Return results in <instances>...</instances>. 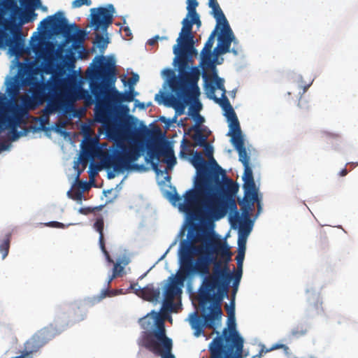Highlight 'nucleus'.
<instances>
[{
    "label": "nucleus",
    "instance_id": "obj_62",
    "mask_svg": "<svg viewBox=\"0 0 358 358\" xmlns=\"http://www.w3.org/2000/svg\"><path fill=\"white\" fill-rule=\"evenodd\" d=\"M117 277H119V276L117 275V273H115L113 271L112 275H110V276L108 277V280H107V287H110V283L112 282V281H113L115 278H117Z\"/></svg>",
    "mask_w": 358,
    "mask_h": 358
},
{
    "label": "nucleus",
    "instance_id": "obj_8",
    "mask_svg": "<svg viewBox=\"0 0 358 358\" xmlns=\"http://www.w3.org/2000/svg\"><path fill=\"white\" fill-rule=\"evenodd\" d=\"M176 55L175 61L178 64V71L180 77H177L173 69H166L164 70V73L168 78L169 85L177 96L185 97L186 99L191 96H195L200 94L198 82L199 80L201 72L197 66L192 67L190 71L189 62H192V55L184 52L185 63L182 64L180 57L182 52L178 50L174 52Z\"/></svg>",
    "mask_w": 358,
    "mask_h": 358
},
{
    "label": "nucleus",
    "instance_id": "obj_43",
    "mask_svg": "<svg viewBox=\"0 0 358 358\" xmlns=\"http://www.w3.org/2000/svg\"><path fill=\"white\" fill-rule=\"evenodd\" d=\"M59 103L57 100H51L45 107V111L48 113H53L59 108Z\"/></svg>",
    "mask_w": 358,
    "mask_h": 358
},
{
    "label": "nucleus",
    "instance_id": "obj_54",
    "mask_svg": "<svg viewBox=\"0 0 358 358\" xmlns=\"http://www.w3.org/2000/svg\"><path fill=\"white\" fill-rule=\"evenodd\" d=\"M95 43L97 44V46L99 48H104L106 45V43H105V40H104L103 36H101L100 34L96 35Z\"/></svg>",
    "mask_w": 358,
    "mask_h": 358
},
{
    "label": "nucleus",
    "instance_id": "obj_57",
    "mask_svg": "<svg viewBox=\"0 0 358 358\" xmlns=\"http://www.w3.org/2000/svg\"><path fill=\"white\" fill-rule=\"evenodd\" d=\"M10 143L8 141H4L0 143V153L4 150L9 149Z\"/></svg>",
    "mask_w": 358,
    "mask_h": 358
},
{
    "label": "nucleus",
    "instance_id": "obj_2",
    "mask_svg": "<svg viewBox=\"0 0 358 358\" xmlns=\"http://www.w3.org/2000/svg\"><path fill=\"white\" fill-rule=\"evenodd\" d=\"M94 68L89 73L90 90L94 96L96 103L95 107V116L98 122L106 124L109 122L113 117V105H118L122 102L133 101L136 93L134 89L120 92L115 88L111 90L107 89L103 83L98 82L101 79L103 82L115 83L116 80V69L113 61H106L103 56L96 57L93 63Z\"/></svg>",
    "mask_w": 358,
    "mask_h": 358
},
{
    "label": "nucleus",
    "instance_id": "obj_1",
    "mask_svg": "<svg viewBox=\"0 0 358 358\" xmlns=\"http://www.w3.org/2000/svg\"><path fill=\"white\" fill-rule=\"evenodd\" d=\"M180 244L182 249L189 248L191 262L203 258L208 263V273L198 274L204 277L201 287L205 290L201 295L206 298L207 292L211 291L227 297L232 280V272L229 266L232 253L227 243L220 241L207 243L202 236H197L191 241L182 240Z\"/></svg>",
    "mask_w": 358,
    "mask_h": 358
},
{
    "label": "nucleus",
    "instance_id": "obj_61",
    "mask_svg": "<svg viewBox=\"0 0 358 358\" xmlns=\"http://www.w3.org/2000/svg\"><path fill=\"white\" fill-rule=\"evenodd\" d=\"M117 277H119V276L117 275V273H115L113 271L112 275H110V276L108 277V280H107V287H110V283L112 282V281H113L115 278H117Z\"/></svg>",
    "mask_w": 358,
    "mask_h": 358
},
{
    "label": "nucleus",
    "instance_id": "obj_14",
    "mask_svg": "<svg viewBox=\"0 0 358 358\" xmlns=\"http://www.w3.org/2000/svg\"><path fill=\"white\" fill-rule=\"evenodd\" d=\"M182 27L181 31L177 38V44L173 46V51L178 52V50L182 52L181 62L184 64V52L189 54V55H197V51L194 48V36L192 32L193 23L190 17L186 16L182 22Z\"/></svg>",
    "mask_w": 358,
    "mask_h": 358
},
{
    "label": "nucleus",
    "instance_id": "obj_22",
    "mask_svg": "<svg viewBox=\"0 0 358 358\" xmlns=\"http://www.w3.org/2000/svg\"><path fill=\"white\" fill-rule=\"evenodd\" d=\"M253 208L249 206L241 207L242 217L239 215L238 212L235 213L234 220L233 224L236 222L238 223V237L246 239L252 231V224L250 218V212Z\"/></svg>",
    "mask_w": 358,
    "mask_h": 358
},
{
    "label": "nucleus",
    "instance_id": "obj_41",
    "mask_svg": "<svg viewBox=\"0 0 358 358\" xmlns=\"http://www.w3.org/2000/svg\"><path fill=\"white\" fill-rule=\"evenodd\" d=\"M307 332V329L303 326H297L292 329L291 335L294 338H299L305 335Z\"/></svg>",
    "mask_w": 358,
    "mask_h": 358
},
{
    "label": "nucleus",
    "instance_id": "obj_32",
    "mask_svg": "<svg viewBox=\"0 0 358 358\" xmlns=\"http://www.w3.org/2000/svg\"><path fill=\"white\" fill-rule=\"evenodd\" d=\"M192 131H194V134L192 136V138L194 141L195 145L201 146L207 144L208 136L202 132L198 124H194L189 127L187 134Z\"/></svg>",
    "mask_w": 358,
    "mask_h": 358
},
{
    "label": "nucleus",
    "instance_id": "obj_28",
    "mask_svg": "<svg viewBox=\"0 0 358 358\" xmlns=\"http://www.w3.org/2000/svg\"><path fill=\"white\" fill-rule=\"evenodd\" d=\"M149 155L151 159H156L157 161H159L161 156L167 157L168 159L164 162L170 166L176 163V159L173 151L164 149L159 145H156L153 149H151L150 150Z\"/></svg>",
    "mask_w": 358,
    "mask_h": 358
},
{
    "label": "nucleus",
    "instance_id": "obj_35",
    "mask_svg": "<svg viewBox=\"0 0 358 358\" xmlns=\"http://www.w3.org/2000/svg\"><path fill=\"white\" fill-rule=\"evenodd\" d=\"M10 234H6L3 239L2 240L1 243L0 244V252L2 253V259H5L9 251L10 248Z\"/></svg>",
    "mask_w": 358,
    "mask_h": 358
},
{
    "label": "nucleus",
    "instance_id": "obj_42",
    "mask_svg": "<svg viewBox=\"0 0 358 358\" xmlns=\"http://www.w3.org/2000/svg\"><path fill=\"white\" fill-rule=\"evenodd\" d=\"M218 29H216L210 34V35L209 36L208 40L206 41L205 45H204V47L203 48V50H204L205 51L206 50H212V48L213 46V44H214V41H215V36L216 34V31Z\"/></svg>",
    "mask_w": 358,
    "mask_h": 358
},
{
    "label": "nucleus",
    "instance_id": "obj_17",
    "mask_svg": "<svg viewBox=\"0 0 358 358\" xmlns=\"http://www.w3.org/2000/svg\"><path fill=\"white\" fill-rule=\"evenodd\" d=\"M187 194V191L184 194V200L182 201V197L177 193L176 189L173 193H169V199L174 206H178L180 210L185 212L189 215L195 220H209L207 215H205L200 210L201 208V204L200 201H192L189 204L186 206L185 196Z\"/></svg>",
    "mask_w": 358,
    "mask_h": 358
},
{
    "label": "nucleus",
    "instance_id": "obj_19",
    "mask_svg": "<svg viewBox=\"0 0 358 358\" xmlns=\"http://www.w3.org/2000/svg\"><path fill=\"white\" fill-rule=\"evenodd\" d=\"M25 122L23 118L16 120L14 115L9 114L6 112H2L0 110V134L8 129V138L11 141H15L20 137V133L17 131V127Z\"/></svg>",
    "mask_w": 358,
    "mask_h": 358
},
{
    "label": "nucleus",
    "instance_id": "obj_60",
    "mask_svg": "<svg viewBox=\"0 0 358 358\" xmlns=\"http://www.w3.org/2000/svg\"><path fill=\"white\" fill-rule=\"evenodd\" d=\"M199 110V109L196 110V111L195 113V117L196 118V124H198L199 126L201 124H202L204 122V118L198 113Z\"/></svg>",
    "mask_w": 358,
    "mask_h": 358
},
{
    "label": "nucleus",
    "instance_id": "obj_64",
    "mask_svg": "<svg viewBox=\"0 0 358 358\" xmlns=\"http://www.w3.org/2000/svg\"><path fill=\"white\" fill-rule=\"evenodd\" d=\"M123 31L124 32V35L126 37H130L132 35L131 29L128 27H125L123 29Z\"/></svg>",
    "mask_w": 358,
    "mask_h": 358
},
{
    "label": "nucleus",
    "instance_id": "obj_52",
    "mask_svg": "<svg viewBox=\"0 0 358 358\" xmlns=\"http://www.w3.org/2000/svg\"><path fill=\"white\" fill-rule=\"evenodd\" d=\"M78 98L81 99H85V101L88 103L92 101V96L89 94L88 91L82 90L79 92Z\"/></svg>",
    "mask_w": 358,
    "mask_h": 358
},
{
    "label": "nucleus",
    "instance_id": "obj_55",
    "mask_svg": "<svg viewBox=\"0 0 358 358\" xmlns=\"http://www.w3.org/2000/svg\"><path fill=\"white\" fill-rule=\"evenodd\" d=\"M76 59L73 56L69 55L66 57V64L69 68H73Z\"/></svg>",
    "mask_w": 358,
    "mask_h": 358
},
{
    "label": "nucleus",
    "instance_id": "obj_51",
    "mask_svg": "<svg viewBox=\"0 0 358 358\" xmlns=\"http://www.w3.org/2000/svg\"><path fill=\"white\" fill-rule=\"evenodd\" d=\"M139 80V76L136 73H134L127 80V84L129 89H134V86Z\"/></svg>",
    "mask_w": 358,
    "mask_h": 358
},
{
    "label": "nucleus",
    "instance_id": "obj_39",
    "mask_svg": "<svg viewBox=\"0 0 358 358\" xmlns=\"http://www.w3.org/2000/svg\"><path fill=\"white\" fill-rule=\"evenodd\" d=\"M245 257V252L243 251L242 248H240L239 251H238V254L236 257V260L237 263V271L236 272H239L242 274L243 273V264Z\"/></svg>",
    "mask_w": 358,
    "mask_h": 358
},
{
    "label": "nucleus",
    "instance_id": "obj_44",
    "mask_svg": "<svg viewBox=\"0 0 358 358\" xmlns=\"http://www.w3.org/2000/svg\"><path fill=\"white\" fill-rule=\"evenodd\" d=\"M225 308L229 316L228 320L231 321V320H234V317L235 316V304L234 299L231 301V306H229L226 305Z\"/></svg>",
    "mask_w": 358,
    "mask_h": 358
},
{
    "label": "nucleus",
    "instance_id": "obj_6",
    "mask_svg": "<svg viewBox=\"0 0 358 358\" xmlns=\"http://www.w3.org/2000/svg\"><path fill=\"white\" fill-rule=\"evenodd\" d=\"M192 256L189 248L182 249L180 245L179 259L181 271L166 285L164 292L163 308L173 311L176 304L173 303L177 295L182 293L181 287L187 277L208 273V262L203 258L195 259L191 262Z\"/></svg>",
    "mask_w": 358,
    "mask_h": 358
},
{
    "label": "nucleus",
    "instance_id": "obj_16",
    "mask_svg": "<svg viewBox=\"0 0 358 358\" xmlns=\"http://www.w3.org/2000/svg\"><path fill=\"white\" fill-rule=\"evenodd\" d=\"M220 34L218 36L217 45L213 50V54L217 57L219 55H224L227 52H232L235 55L238 54V50L234 47L230 50L231 43L234 45L238 43L237 40L229 26L228 21L220 22Z\"/></svg>",
    "mask_w": 358,
    "mask_h": 358
},
{
    "label": "nucleus",
    "instance_id": "obj_31",
    "mask_svg": "<svg viewBox=\"0 0 358 358\" xmlns=\"http://www.w3.org/2000/svg\"><path fill=\"white\" fill-rule=\"evenodd\" d=\"M208 6L212 8V13L217 21L216 29H219L220 27V22L227 20L217 0H208Z\"/></svg>",
    "mask_w": 358,
    "mask_h": 358
},
{
    "label": "nucleus",
    "instance_id": "obj_9",
    "mask_svg": "<svg viewBox=\"0 0 358 358\" xmlns=\"http://www.w3.org/2000/svg\"><path fill=\"white\" fill-rule=\"evenodd\" d=\"M244 339L236 328L235 316L229 320L228 327L222 330L209 344V358H246L248 352L244 350Z\"/></svg>",
    "mask_w": 358,
    "mask_h": 358
},
{
    "label": "nucleus",
    "instance_id": "obj_13",
    "mask_svg": "<svg viewBox=\"0 0 358 358\" xmlns=\"http://www.w3.org/2000/svg\"><path fill=\"white\" fill-rule=\"evenodd\" d=\"M164 320V314L155 310H152L151 313L141 318L140 324L143 329L149 330L153 327H155V329L152 331H144L138 341V345L146 348V343L150 341H152V343L157 342L158 340L155 335L160 330L164 331V335H166Z\"/></svg>",
    "mask_w": 358,
    "mask_h": 358
},
{
    "label": "nucleus",
    "instance_id": "obj_50",
    "mask_svg": "<svg viewBox=\"0 0 358 358\" xmlns=\"http://www.w3.org/2000/svg\"><path fill=\"white\" fill-rule=\"evenodd\" d=\"M113 271L115 273H117V275L119 277H120L122 275L123 272H124V266L121 265V262H117L114 263Z\"/></svg>",
    "mask_w": 358,
    "mask_h": 358
},
{
    "label": "nucleus",
    "instance_id": "obj_21",
    "mask_svg": "<svg viewBox=\"0 0 358 358\" xmlns=\"http://www.w3.org/2000/svg\"><path fill=\"white\" fill-rule=\"evenodd\" d=\"M214 101L218 103L222 110L224 111V116L227 119L229 122V130L236 129L238 130L240 127V123L238 120L237 115L231 105L229 99L227 97L225 92L222 93V97L217 98L215 96H213Z\"/></svg>",
    "mask_w": 358,
    "mask_h": 358
},
{
    "label": "nucleus",
    "instance_id": "obj_26",
    "mask_svg": "<svg viewBox=\"0 0 358 358\" xmlns=\"http://www.w3.org/2000/svg\"><path fill=\"white\" fill-rule=\"evenodd\" d=\"M0 6L1 11L4 8L10 12V17L4 18L1 22V29L5 31L7 27L13 24V20L17 18L20 8L17 5V0H0Z\"/></svg>",
    "mask_w": 358,
    "mask_h": 358
},
{
    "label": "nucleus",
    "instance_id": "obj_48",
    "mask_svg": "<svg viewBox=\"0 0 358 358\" xmlns=\"http://www.w3.org/2000/svg\"><path fill=\"white\" fill-rule=\"evenodd\" d=\"M67 194L69 198L76 201L81 200L83 198V193L80 190H76L73 192L69 190L67 192Z\"/></svg>",
    "mask_w": 358,
    "mask_h": 358
},
{
    "label": "nucleus",
    "instance_id": "obj_53",
    "mask_svg": "<svg viewBox=\"0 0 358 358\" xmlns=\"http://www.w3.org/2000/svg\"><path fill=\"white\" fill-rule=\"evenodd\" d=\"M201 147L204 148L205 154H206V157H208L209 158H212V162L213 163V165L215 166V163L213 162V161H215V159L213 158V148L208 143L206 145H201Z\"/></svg>",
    "mask_w": 358,
    "mask_h": 358
},
{
    "label": "nucleus",
    "instance_id": "obj_37",
    "mask_svg": "<svg viewBox=\"0 0 358 358\" xmlns=\"http://www.w3.org/2000/svg\"><path fill=\"white\" fill-rule=\"evenodd\" d=\"M279 348H283L285 350L289 349L288 347L284 344H275L269 349H266L264 347H262L259 352L257 355L252 356L251 358H262L263 354Z\"/></svg>",
    "mask_w": 358,
    "mask_h": 358
},
{
    "label": "nucleus",
    "instance_id": "obj_46",
    "mask_svg": "<svg viewBox=\"0 0 358 358\" xmlns=\"http://www.w3.org/2000/svg\"><path fill=\"white\" fill-rule=\"evenodd\" d=\"M110 293L111 292H110L109 287H107V289L102 290L99 295L94 298V301L96 302H100L107 296L110 297Z\"/></svg>",
    "mask_w": 358,
    "mask_h": 358
},
{
    "label": "nucleus",
    "instance_id": "obj_38",
    "mask_svg": "<svg viewBox=\"0 0 358 358\" xmlns=\"http://www.w3.org/2000/svg\"><path fill=\"white\" fill-rule=\"evenodd\" d=\"M241 277H242V274L240 273V271L235 272L234 273H232V280H233L232 294L234 296L236 294V292L238 291V285H239Z\"/></svg>",
    "mask_w": 358,
    "mask_h": 358
},
{
    "label": "nucleus",
    "instance_id": "obj_40",
    "mask_svg": "<svg viewBox=\"0 0 358 358\" xmlns=\"http://www.w3.org/2000/svg\"><path fill=\"white\" fill-rule=\"evenodd\" d=\"M187 14L188 17L195 13H197L196 8L198 6V2L196 0H187Z\"/></svg>",
    "mask_w": 358,
    "mask_h": 358
},
{
    "label": "nucleus",
    "instance_id": "obj_4",
    "mask_svg": "<svg viewBox=\"0 0 358 358\" xmlns=\"http://www.w3.org/2000/svg\"><path fill=\"white\" fill-rule=\"evenodd\" d=\"M217 171L205 185L203 189L194 197L193 201H200V210L207 215L209 220H218L224 217L229 205L224 196L236 194L238 191L236 182L227 176L226 172L215 161Z\"/></svg>",
    "mask_w": 358,
    "mask_h": 358
},
{
    "label": "nucleus",
    "instance_id": "obj_59",
    "mask_svg": "<svg viewBox=\"0 0 358 358\" xmlns=\"http://www.w3.org/2000/svg\"><path fill=\"white\" fill-rule=\"evenodd\" d=\"M47 226L52 227H58V228H64V224L63 223L59 222H50L47 224Z\"/></svg>",
    "mask_w": 358,
    "mask_h": 358
},
{
    "label": "nucleus",
    "instance_id": "obj_18",
    "mask_svg": "<svg viewBox=\"0 0 358 358\" xmlns=\"http://www.w3.org/2000/svg\"><path fill=\"white\" fill-rule=\"evenodd\" d=\"M158 341L156 343L150 341L146 344V349L156 355L161 356L162 358H176L171 353L173 343L172 340L164 335V331L160 330L155 335Z\"/></svg>",
    "mask_w": 358,
    "mask_h": 358
},
{
    "label": "nucleus",
    "instance_id": "obj_23",
    "mask_svg": "<svg viewBox=\"0 0 358 358\" xmlns=\"http://www.w3.org/2000/svg\"><path fill=\"white\" fill-rule=\"evenodd\" d=\"M199 96H191L188 99L177 95L176 96L174 95L167 96L164 99L165 105L173 108L176 111V115L173 119V122H176L177 117L184 113L186 104H188L192 101L196 100Z\"/></svg>",
    "mask_w": 358,
    "mask_h": 358
},
{
    "label": "nucleus",
    "instance_id": "obj_49",
    "mask_svg": "<svg viewBox=\"0 0 358 358\" xmlns=\"http://www.w3.org/2000/svg\"><path fill=\"white\" fill-rule=\"evenodd\" d=\"M92 4L91 0H74L72 2L73 8H80L83 5L90 6Z\"/></svg>",
    "mask_w": 358,
    "mask_h": 358
},
{
    "label": "nucleus",
    "instance_id": "obj_47",
    "mask_svg": "<svg viewBox=\"0 0 358 358\" xmlns=\"http://www.w3.org/2000/svg\"><path fill=\"white\" fill-rule=\"evenodd\" d=\"M32 50L36 54V55L41 57L44 55L45 49L42 45L40 43L33 44Z\"/></svg>",
    "mask_w": 358,
    "mask_h": 358
},
{
    "label": "nucleus",
    "instance_id": "obj_11",
    "mask_svg": "<svg viewBox=\"0 0 358 358\" xmlns=\"http://www.w3.org/2000/svg\"><path fill=\"white\" fill-rule=\"evenodd\" d=\"M192 163L196 169V176L194 182V187L187 190L185 196L186 206L193 201L194 197L203 189L205 185L217 171V166L215 164V166L211 167L204 159L201 152H195Z\"/></svg>",
    "mask_w": 358,
    "mask_h": 358
},
{
    "label": "nucleus",
    "instance_id": "obj_20",
    "mask_svg": "<svg viewBox=\"0 0 358 358\" xmlns=\"http://www.w3.org/2000/svg\"><path fill=\"white\" fill-rule=\"evenodd\" d=\"M244 198L242 202H240L241 207L249 206L254 208L257 203L258 213L261 210V201L258 197V190L257 189L254 179L243 180Z\"/></svg>",
    "mask_w": 358,
    "mask_h": 358
},
{
    "label": "nucleus",
    "instance_id": "obj_7",
    "mask_svg": "<svg viewBox=\"0 0 358 358\" xmlns=\"http://www.w3.org/2000/svg\"><path fill=\"white\" fill-rule=\"evenodd\" d=\"M24 10L20 8L17 18H14L13 24L5 31L0 28V45H7L12 55L21 56L24 52V44L21 38L23 24L33 22L37 14L35 9L41 6V0H19Z\"/></svg>",
    "mask_w": 358,
    "mask_h": 358
},
{
    "label": "nucleus",
    "instance_id": "obj_27",
    "mask_svg": "<svg viewBox=\"0 0 358 358\" xmlns=\"http://www.w3.org/2000/svg\"><path fill=\"white\" fill-rule=\"evenodd\" d=\"M217 59V57H215L213 52H212V50H201L200 65L203 71V78L205 81H207L210 77L208 72L215 71V61Z\"/></svg>",
    "mask_w": 358,
    "mask_h": 358
},
{
    "label": "nucleus",
    "instance_id": "obj_33",
    "mask_svg": "<svg viewBox=\"0 0 358 358\" xmlns=\"http://www.w3.org/2000/svg\"><path fill=\"white\" fill-rule=\"evenodd\" d=\"M20 85L16 82H11L6 89V92L10 96L9 100H18L20 96Z\"/></svg>",
    "mask_w": 358,
    "mask_h": 358
},
{
    "label": "nucleus",
    "instance_id": "obj_58",
    "mask_svg": "<svg viewBox=\"0 0 358 358\" xmlns=\"http://www.w3.org/2000/svg\"><path fill=\"white\" fill-rule=\"evenodd\" d=\"M238 251H239L240 248H242L243 251H244L245 252L246 239H244L243 238H239L238 237Z\"/></svg>",
    "mask_w": 358,
    "mask_h": 358
},
{
    "label": "nucleus",
    "instance_id": "obj_63",
    "mask_svg": "<svg viewBox=\"0 0 358 358\" xmlns=\"http://www.w3.org/2000/svg\"><path fill=\"white\" fill-rule=\"evenodd\" d=\"M159 38V36H156L154 38L148 40V43L150 45H154L157 42Z\"/></svg>",
    "mask_w": 358,
    "mask_h": 358
},
{
    "label": "nucleus",
    "instance_id": "obj_10",
    "mask_svg": "<svg viewBox=\"0 0 358 358\" xmlns=\"http://www.w3.org/2000/svg\"><path fill=\"white\" fill-rule=\"evenodd\" d=\"M204 290L202 287L199 290V305L203 311L208 309L209 313H203L201 316H199L197 313H194L189 319L191 327L194 330V334L196 337L204 334L203 327L215 329V322H220L222 315L221 306L224 296L209 291L207 292V297L205 298L201 295Z\"/></svg>",
    "mask_w": 358,
    "mask_h": 358
},
{
    "label": "nucleus",
    "instance_id": "obj_36",
    "mask_svg": "<svg viewBox=\"0 0 358 358\" xmlns=\"http://www.w3.org/2000/svg\"><path fill=\"white\" fill-rule=\"evenodd\" d=\"M208 75H210V77L208 80L205 82L207 83L208 81L215 80L217 88L220 90L222 92H224V91L226 92V90L224 86V80L217 76L215 71L208 73Z\"/></svg>",
    "mask_w": 358,
    "mask_h": 358
},
{
    "label": "nucleus",
    "instance_id": "obj_15",
    "mask_svg": "<svg viewBox=\"0 0 358 358\" xmlns=\"http://www.w3.org/2000/svg\"><path fill=\"white\" fill-rule=\"evenodd\" d=\"M90 24L96 31L106 32L113 23L115 8L108 4L106 7L93 8L90 9Z\"/></svg>",
    "mask_w": 358,
    "mask_h": 358
},
{
    "label": "nucleus",
    "instance_id": "obj_24",
    "mask_svg": "<svg viewBox=\"0 0 358 358\" xmlns=\"http://www.w3.org/2000/svg\"><path fill=\"white\" fill-rule=\"evenodd\" d=\"M228 136H231V142L238 152L239 161L243 166L249 164V157L244 145L241 127H238V130H229Z\"/></svg>",
    "mask_w": 358,
    "mask_h": 358
},
{
    "label": "nucleus",
    "instance_id": "obj_30",
    "mask_svg": "<svg viewBox=\"0 0 358 358\" xmlns=\"http://www.w3.org/2000/svg\"><path fill=\"white\" fill-rule=\"evenodd\" d=\"M94 229L99 234V243L102 252L104 254L105 257L108 263H113L114 262L110 257L108 252L107 251L105 245V240L103 235V227L104 221L102 217H97L93 225Z\"/></svg>",
    "mask_w": 358,
    "mask_h": 358
},
{
    "label": "nucleus",
    "instance_id": "obj_25",
    "mask_svg": "<svg viewBox=\"0 0 358 358\" xmlns=\"http://www.w3.org/2000/svg\"><path fill=\"white\" fill-rule=\"evenodd\" d=\"M137 283L131 284L130 288L135 289V294L148 301H157L160 297V289L154 284H148L143 288L136 289Z\"/></svg>",
    "mask_w": 358,
    "mask_h": 358
},
{
    "label": "nucleus",
    "instance_id": "obj_34",
    "mask_svg": "<svg viewBox=\"0 0 358 358\" xmlns=\"http://www.w3.org/2000/svg\"><path fill=\"white\" fill-rule=\"evenodd\" d=\"M97 141L93 138H90L85 143L83 149V152L88 157L94 156L96 150Z\"/></svg>",
    "mask_w": 358,
    "mask_h": 358
},
{
    "label": "nucleus",
    "instance_id": "obj_12",
    "mask_svg": "<svg viewBox=\"0 0 358 358\" xmlns=\"http://www.w3.org/2000/svg\"><path fill=\"white\" fill-rule=\"evenodd\" d=\"M41 26L44 29H52L56 33H60L67 38H72L75 41L83 42L85 40L86 32L80 29L76 24H69L64 13L61 11L50 15L41 22Z\"/></svg>",
    "mask_w": 358,
    "mask_h": 358
},
{
    "label": "nucleus",
    "instance_id": "obj_45",
    "mask_svg": "<svg viewBox=\"0 0 358 358\" xmlns=\"http://www.w3.org/2000/svg\"><path fill=\"white\" fill-rule=\"evenodd\" d=\"M243 166H244V173L243 176V180H245L254 179L252 170L251 167L250 166V164L244 165Z\"/></svg>",
    "mask_w": 358,
    "mask_h": 358
},
{
    "label": "nucleus",
    "instance_id": "obj_5",
    "mask_svg": "<svg viewBox=\"0 0 358 358\" xmlns=\"http://www.w3.org/2000/svg\"><path fill=\"white\" fill-rule=\"evenodd\" d=\"M136 134L137 131L134 123L129 120H124L117 134L118 137L117 148L120 150L103 160L106 168H113L115 172L122 173L137 166L132 163L141 157L140 148L136 144L127 145L124 143L127 139L133 140Z\"/></svg>",
    "mask_w": 358,
    "mask_h": 358
},
{
    "label": "nucleus",
    "instance_id": "obj_3",
    "mask_svg": "<svg viewBox=\"0 0 358 358\" xmlns=\"http://www.w3.org/2000/svg\"><path fill=\"white\" fill-rule=\"evenodd\" d=\"M63 73L60 71L53 73L50 79L45 82L35 80L30 82L28 94L21 95L18 100H7L5 94L0 92V110L14 115L16 120L26 119L29 111L36 109L50 98H59L66 93L70 85V80L63 78Z\"/></svg>",
    "mask_w": 358,
    "mask_h": 358
},
{
    "label": "nucleus",
    "instance_id": "obj_56",
    "mask_svg": "<svg viewBox=\"0 0 358 358\" xmlns=\"http://www.w3.org/2000/svg\"><path fill=\"white\" fill-rule=\"evenodd\" d=\"M189 17L192 19L193 24H195L198 27L201 26V22L200 20L199 15L198 13H195L194 15H192Z\"/></svg>",
    "mask_w": 358,
    "mask_h": 358
},
{
    "label": "nucleus",
    "instance_id": "obj_29",
    "mask_svg": "<svg viewBox=\"0 0 358 358\" xmlns=\"http://www.w3.org/2000/svg\"><path fill=\"white\" fill-rule=\"evenodd\" d=\"M94 229L99 234V243L102 252L104 254L105 257L108 263H113L114 262L110 257L108 252L107 251L105 245V240L103 235V227L104 221L102 217H97L93 225Z\"/></svg>",
    "mask_w": 358,
    "mask_h": 358
}]
</instances>
